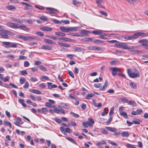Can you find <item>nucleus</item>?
<instances>
[{"label": "nucleus", "instance_id": "f257e3e1", "mask_svg": "<svg viewBox=\"0 0 148 148\" xmlns=\"http://www.w3.org/2000/svg\"><path fill=\"white\" fill-rule=\"evenodd\" d=\"M128 44L125 42H118V43L115 44L114 47H117L118 48H121L124 49H134L137 48V47L136 46H127Z\"/></svg>", "mask_w": 148, "mask_h": 148}, {"label": "nucleus", "instance_id": "f03ea898", "mask_svg": "<svg viewBox=\"0 0 148 148\" xmlns=\"http://www.w3.org/2000/svg\"><path fill=\"white\" fill-rule=\"evenodd\" d=\"M127 72L129 76L131 78H134L140 76L139 73L137 70H135V71L133 72L131 69H127Z\"/></svg>", "mask_w": 148, "mask_h": 148}, {"label": "nucleus", "instance_id": "7ed1b4c3", "mask_svg": "<svg viewBox=\"0 0 148 148\" xmlns=\"http://www.w3.org/2000/svg\"><path fill=\"white\" fill-rule=\"evenodd\" d=\"M95 2L98 7L105 9V7L104 5L105 3V0H95Z\"/></svg>", "mask_w": 148, "mask_h": 148}, {"label": "nucleus", "instance_id": "20e7f679", "mask_svg": "<svg viewBox=\"0 0 148 148\" xmlns=\"http://www.w3.org/2000/svg\"><path fill=\"white\" fill-rule=\"evenodd\" d=\"M88 121L86 122H83L82 123L83 125L85 127H88V126H91L92 123V119L91 118L88 119Z\"/></svg>", "mask_w": 148, "mask_h": 148}, {"label": "nucleus", "instance_id": "39448f33", "mask_svg": "<svg viewBox=\"0 0 148 148\" xmlns=\"http://www.w3.org/2000/svg\"><path fill=\"white\" fill-rule=\"evenodd\" d=\"M14 120L15 121V122L14 124L16 125L19 127L20 126L19 124L22 125L23 124V122L21 120V118L19 117H14Z\"/></svg>", "mask_w": 148, "mask_h": 148}, {"label": "nucleus", "instance_id": "423d86ee", "mask_svg": "<svg viewBox=\"0 0 148 148\" xmlns=\"http://www.w3.org/2000/svg\"><path fill=\"white\" fill-rule=\"evenodd\" d=\"M6 25L8 27L14 29H18V25L16 23L8 22L6 23Z\"/></svg>", "mask_w": 148, "mask_h": 148}, {"label": "nucleus", "instance_id": "0eeeda50", "mask_svg": "<svg viewBox=\"0 0 148 148\" xmlns=\"http://www.w3.org/2000/svg\"><path fill=\"white\" fill-rule=\"evenodd\" d=\"M138 42L142 43V45L144 47H147L148 46V40L147 39H142L139 40Z\"/></svg>", "mask_w": 148, "mask_h": 148}, {"label": "nucleus", "instance_id": "6e6552de", "mask_svg": "<svg viewBox=\"0 0 148 148\" xmlns=\"http://www.w3.org/2000/svg\"><path fill=\"white\" fill-rule=\"evenodd\" d=\"M109 69L112 71V75L114 76H116L117 74V72L119 71V69L116 67H110Z\"/></svg>", "mask_w": 148, "mask_h": 148}, {"label": "nucleus", "instance_id": "1a4fd4ad", "mask_svg": "<svg viewBox=\"0 0 148 148\" xmlns=\"http://www.w3.org/2000/svg\"><path fill=\"white\" fill-rule=\"evenodd\" d=\"M0 35L5 38H9L8 36L7 35L6 30H3L0 31Z\"/></svg>", "mask_w": 148, "mask_h": 148}, {"label": "nucleus", "instance_id": "9d476101", "mask_svg": "<svg viewBox=\"0 0 148 148\" xmlns=\"http://www.w3.org/2000/svg\"><path fill=\"white\" fill-rule=\"evenodd\" d=\"M138 38L139 36H141L144 37L148 36V33H145L142 32H136Z\"/></svg>", "mask_w": 148, "mask_h": 148}, {"label": "nucleus", "instance_id": "9b49d317", "mask_svg": "<svg viewBox=\"0 0 148 148\" xmlns=\"http://www.w3.org/2000/svg\"><path fill=\"white\" fill-rule=\"evenodd\" d=\"M18 28H19L20 29L25 31H28L29 30V28L27 27L26 25H20L19 26H18Z\"/></svg>", "mask_w": 148, "mask_h": 148}, {"label": "nucleus", "instance_id": "f8f14e48", "mask_svg": "<svg viewBox=\"0 0 148 148\" xmlns=\"http://www.w3.org/2000/svg\"><path fill=\"white\" fill-rule=\"evenodd\" d=\"M79 32L80 33V35H81L80 36V37L86 36L88 33L87 30L85 29L80 30Z\"/></svg>", "mask_w": 148, "mask_h": 148}, {"label": "nucleus", "instance_id": "ddd939ff", "mask_svg": "<svg viewBox=\"0 0 148 148\" xmlns=\"http://www.w3.org/2000/svg\"><path fill=\"white\" fill-rule=\"evenodd\" d=\"M46 9L48 10L49 13L51 14H55L56 13L55 11L56 10L55 9L48 7L46 8Z\"/></svg>", "mask_w": 148, "mask_h": 148}, {"label": "nucleus", "instance_id": "4468645a", "mask_svg": "<svg viewBox=\"0 0 148 148\" xmlns=\"http://www.w3.org/2000/svg\"><path fill=\"white\" fill-rule=\"evenodd\" d=\"M108 84V82L107 80H106L105 81L104 84L103 86V87L100 88L99 90L100 91H103L107 87Z\"/></svg>", "mask_w": 148, "mask_h": 148}, {"label": "nucleus", "instance_id": "2eb2a0df", "mask_svg": "<svg viewBox=\"0 0 148 148\" xmlns=\"http://www.w3.org/2000/svg\"><path fill=\"white\" fill-rule=\"evenodd\" d=\"M29 91L32 93L36 94L38 95H40L41 94V92L39 90L34 89H30Z\"/></svg>", "mask_w": 148, "mask_h": 148}, {"label": "nucleus", "instance_id": "dca6fc26", "mask_svg": "<svg viewBox=\"0 0 148 148\" xmlns=\"http://www.w3.org/2000/svg\"><path fill=\"white\" fill-rule=\"evenodd\" d=\"M40 29L44 31H51L52 30V28H51L47 26L41 27Z\"/></svg>", "mask_w": 148, "mask_h": 148}, {"label": "nucleus", "instance_id": "f3484780", "mask_svg": "<svg viewBox=\"0 0 148 148\" xmlns=\"http://www.w3.org/2000/svg\"><path fill=\"white\" fill-rule=\"evenodd\" d=\"M41 49L45 50H51L52 49V47L48 45H43L42 46Z\"/></svg>", "mask_w": 148, "mask_h": 148}, {"label": "nucleus", "instance_id": "a211bd4d", "mask_svg": "<svg viewBox=\"0 0 148 148\" xmlns=\"http://www.w3.org/2000/svg\"><path fill=\"white\" fill-rule=\"evenodd\" d=\"M60 104L61 105V106H58V107L59 108H60L61 107L66 109H68L69 108V107L68 106V105L65 104V103H60Z\"/></svg>", "mask_w": 148, "mask_h": 148}, {"label": "nucleus", "instance_id": "6ab92c4d", "mask_svg": "<svg viewBox=\"0 0 148 148\" xmlns=\"http://www.w3.org/2000/svg\"><path fill=\"white\" fill-rule=\"evenodd\" d=\"M60 29L62 32H69V27L61 26L60 27Z\"/></svg>", "mask_w": 148, "mask_h": 148}, {"label": "nucleus", "instance_id": "aec40b11", "mask_svg": "<svg viewBox=\"0 0 148 148\" xmlns=\"http://www.w3.org/2000/svg\"><path fill=\"white\" fill-rule=\"evenodd\" d=\"M108 109L107 108H105L104 109L103 112L101 114V115L102 116H103L106 115L108 113Z\"/></svg>", "mask_w": 148, "mask_h": 148}, {"label": "nucleus", "instance_id": "412c9836", "mask_svg": "<svg viewBox=\"0 0 148 148\" xmlns=\"http://www.w3.org/2000/svg\"><path fill=\"white\" fill-rule=\"evenodd\" d=\"M11 20L12 21L20 23H22L23 22L21 20L17 18H12Z\"/></svg>", "mask_w": 148, "mask_h": 148}, {"label": "nucleus", "instance_id": "4be33fe9", "mask_svg": "<svg viewBox=\"0 0 148 148\" xmlns=\"http://www.w3.org/2000/svg\"><path fill=\"white\" fill-rule=\"evenodd\" d=\"M106 128L107 130L112 132H115L116 131V129L114 127L112 128L110 127H106Z\"/></svg>", "mask_w": 148, "mask_h": 148}, {"label": "nucleus", "instance_id": "5701e85b", "mask_svg": "<svg viewBox=\"0 0 148 148\" xmlns=\"http://www.w3.org/2000/svg\"><path fill=\"white\" fill-rule=\"evenodd\" d=\"M44 41L45 42H47L49 44H55L56 43V42L54 41H53L51 40L47 39H44Z\"/></svg>", "mask_w": 148, "mask_h": 148}, {"label": "nucleus", "instance_id": "b1692460", "mask_svg": "<svg viewBox=\"0 0 148 148\" xmlns=\"http://www.w3.org/2000/svg\"><path fill=\"white\" fill-rule=\"evenodd\" d=\"M3 44L5 45V47L6 48L10 47V45H11V42H3Z\"/></svg>", "mask_w": 148, "mask_h": 148}, {"label": "nucleus", "instance_id": "393cba45", "mask_svg": "<svg viewBox=\"0 0 148 148\" xmlns=\"http://www.w3.org/2000/svg\"><path fill=\"white\" fill-rule=\"evenodd\" d=\"M130 135V133L128 132H124L121 133V136L123 137H127Z\"/></svg>", "mask_w": 148, "mask_h": 148}, {"label": "nucleus", "instance_id": "a878e982", "mask_svg": "<svg viewBox=\"0 0 148 148\" xmlns=\"http://www.w3.org/2000/svg\"><path fill=\"white\" fill-rule=\"evenodd\" d=\"M38 18L42 20L45 21H48V20L47 18L44 16H39Z\"/></svg>", "mask_w": 148, "mask_h": 148}, {"label": "nucleus", "instance_id": "bb28decb", "mask_svg": "<svg viewBox=\"0 0 148 148\" xmlns=\"http://www.w3.org/2000/svg\"><path fill=\"white\" fill-rule=\"evenodd\" d=\"M6 8L8 9L9 10L16 9V7L15 6L12 5H9L7 6L6 7Z\"/></svg>", "mask_w": 148, "mask_h": 148}, {"label": "nucleus", "instance_id": "cd10ccee", "mask_svg": "<svg viewBox=\"0 0 148 148\" xmlns=\"http://www.w3.org/2000/svg\"><path fill=\"white\" fill-rule=\"evenodd\" d=\"M58 43L61 46H63L66 47H70L71 45L68 44L64 43L62 42H58Z\"/></svg>", "mask_w": 148, "mask_h": 148}, {"label": "nucleus", "instance_id": "c85d7f7f", "mask_svg": "<svg viewBox=\"0 0 148 148\" xmlns=\"http://www.w3.org/2000/svg\"><path fill=\"white\" fill-rule=\"evenodd\" d=\"M35 21V19H29L26 20V22L29 24H32Z\"/></svg>", "mask_w": 148, "mask_h": 148}, {"label": "nucleus", "instance_id": "c756f323", "mask_svg": "<svg viewBox=\"0 0 148 148\" xmlns=\"http://www.w3.org/2000/svg\"><path fill=\"white\" fill-rule=\"evenodd\" d=\"M106 144V143L103 140H101L100 142H98L97 143V145L98 146H99L101 145H105Z\"/></svg>", "mask_w": 148, "mask_h": 148}, {"label": "nucleus", "instance_id": "7c9ffc66", "mask_svg": "<svg viewBox=\"0 0 148 148\" xmlns=\"http://www.w3.org/2000/svg\"><path fill=\"white\" fill-rule=\"evenodd\" d=\"M55 34L57 36H59L62 37H64L65 36V34L64 33L62 32H55Z\"/></svg>", "mask_w": 148, "mask_h": 148}, {"label": "nucleus", "instance_id": "2f4dec72", "mask_svg": "<svg viewBox=\"0 0 148 148\" xmlns=\"http://www.w3.org/2000/svg\"><path fill=\"white\" fill-rule=\"evenodd\" d=\"M130 86L134 89H136V88L137 86L134 83L131 82L130 84Z\"/></svg>", "mask_w": 148, "mask_h": 148}, {"label": "nucleus", "instance_id": "473e14b6", "mask_svg": "<svg viewBox=\"0 0 148 148\" xmlns=\"http://www.w3.org/2000/svg\"><path fill=\"white\" fill-rule=\"evenodd\" d=\"M131 40L136 39L138 38L136 33H135L133 35H131Z\"/></svg>", "mask_w": 148, "mask_h": 148}, {"label": "nucleus", "instance_id": "72a5a7b5", "mask_svg": "<svg viewBox=\"0 0 148 148\" xmlns=\"http://www.w3.org/2000/svg\"><path fill=\"white\" fill-rule=\"evenodd\" d=\"M102 34V32L100 30H93V34H94L99 35Z\"/></svg>", "mask_w": 148, "mask_h": 148}, {"label": "nucleus", "instance_id": "f704fd0d", "mask_svg": "<svg viewBox=\"0 0 148 148\" xmlns=\"http://www.w3.org/2000/svg\"><path fill=\"white\" fill-rule=\"evenodd\" d=\"M67 139L73 143L75 144L76 145H77V143L75 141L73 138H66Z\"/></svg>", "mask_w": 148, "mask_h": 148}, {"label": "nucleus", "instance_id": "c9c22d12", "mask_svg": "<svg viewBox=\"0 0 148 148\" xmlns=\"http://www.w3.org/2000/svg\"><path fill=\"white\" fill-rule=\"evenodd\" d=\"M93 105L95 107H100L102 106V104L101 103H99L97 104L94 100H93Z\"/></svg>", "mask_w": 148, "mask_h": 148}, {"label": "nucleus", "instance_id": "e433bc0d", "mask_svg": "<svg viewBox=\"0 0 148 148\" xmlns=\"http://www.w3.org/2000/svg\"><path fill=\"white\" fill-rule=\"evenodd\" d=\"M4 124L6 125H8L10 128H11L12 126V125L10 122H8V121H4Z\"/></svg>", "mask_w": 148, "mask_h": 148}, {"label": "nucleus", "instance_id": "4c0bfd02", "mask_svg": "<svg viewBox=\"0 0 148 148\" xmlns=\"http://www.w3.org/2000/svg\"><path fill=\"white\" fill-rule=\"evenodd\" d=\"M35 7L40 10H44L45 8V7H43L42 6H38L37 5H35Z\"/></svg>", "mask_w": 148, "mask_h": 148}, {"label": "nucleus", "instance_id": "58836bf2", "mask_svg": "<svg viewBox=\"0 0 148 148\" xmlns=\"http://www.w3.org/2000/svg\"><path fill=\"white\" fill-rule=\"evenodd\" d=\"M20 82L21 84H23L25 82V78L24 77H21L20 79Z\"/></svg>", "mask_w": 148, "mask_h": 148}, {"label": "nucleus", "instance_id": "ea45409f", "mask_svg": "<svg viewBox=\"0 0 148 148\" xmlns=\"http://www.w3.org/2000/svg\"><path fill=\"white\" fill-rule=\"evenodd\" d=\"M128 104L133 105L134 106H136V103L134 101L131 100L128 101Z\"/></svg>", "mask_w": 148, "mask_h": 148}, {"label": "nucleus", "instance_id": "a19ab883", "mask_svg": "<svg viewBox=\"0 0 148 148\" xmlns=\"http://www.w3.org/2000/svg\"><path fill=\"white\" fill-rule=\"evenodd\" d=\"M27 59V57L25 56H19V58H18L17 60H26Z\"/></svg>", "mask_w": 148, "mask_h": 148}, {"label": "nucleus", "instance_id": "79ce46f5", "mask_svg": "<svg viewBox=\"0 0 148 148\" xmlns=\"http://www.w3.org/2000/svg\"><path fill=\"white\" fill-rule=\"evenodd\" d=\"M51 20L53 22L56 24H60L61 23L60 22V21H58L56 19L54 18H51Z\"/></svg>", "mask_w": 148, "mask_h": 148}, {"label": "nucleus", "instance_id": "37998d69", "mask_svg": "<svg viewBox=\"0 0 148 148\" xmlns=\"http://www.w3.org/2000/svg\"><path fill=\"white\" fill-rule=\"evenodd\" d=\"M120 114L125 117V118H127L128 117L127 116V114L125 112H122L120 113Z\"/></svg>", "mask_w": 148, "mask_h": 148}, {"label": "nucleus", "instance_id": "c03bdc74", "mask_svg": "<svg viewBox=\"0 0 148 148\" xmlns=\"http://www.w3.org/2000/svg\"><path fill=\"white\" fill-rule=\"evenodd\" d=\"M102 49V48L100 47L94 46L93 47V50L99 51Z\"/></svg>", "mask_w": 148, "mask_h": 148}, {"label": "nucleus", "instance_id": "a18cd8bd", "mask_svg": "<svg viewBox=\"0 0 148 148\" xmlns=\"http://www.w3.org/2000/svg\"><path fill=\"white\" fill-rule=\"evenodd\" d=\"M73 3L74 5H75L81 4L82 3L80 2L77 1L76 0H73Z\"/></svg>", "mask_w": 148, "mask_h": 148}, {"label": "nucleus", "instance_id": "49530a36", "mask_svg": "<svg viewBox=\"0 0 148 148\" xmlns=\"http://www.w3.org/2000/svg\"><path fill=\"white\" fill-rule=\"evenodd\" d=\"M38 68L41 70L44 71H47V69L45 67L42 65H40L39 66Z\"/></svg>", "mask_w": 148, "mask_h": 148}, {"label": "nucleus", "instance_id": "de8ad7c7", "mask_svg": "<svg viewBox=\"0 0 148 148\" xmlns=\"http://www.w3.org/2000/svg\"><path fill=\"white\" fill-rule=\"evenodd\" d=\"M84 41H92V39L89 37H86L83 39Z\"/></svg>", "mask_w": 148, "mask_h": 148}, {"label": "nucleus", "instance_id": "09e8293b", "mask_svg": "<svg viewBox=\"0 0 148 148\" xmlns=\"http://www.w3.org/2000/svg\"><path fill=\"white\" fill-rule=\"evenodd\" d=\"M42 113L46 114L45 113L48 111V110L46 108H42Z\"/></svg>", "mask_w": 148, "mask_h": 148}, {"label": "nucleus", "instance_id": "8fccbe9b", "mask_svg": "<svg viewBox=\"0 0 148 148\" xmlns=\"http://www.w3.org/2000/svg\"><path fill=\"white\" fill-rule=\"evenodd\" d=\"M74 49L76 51H81L82 50V49L80 47H75L74 48Z\"/></svg>", "mask_w": 148, "mask_h": 148}, {"label": "nucleus", "instance_id": "3c124183", "mask_svg": "<svg viewBox=\"0 0 148 148\" xmlns=\"http://www.w3.org/2000/svg\"><path fill=\"white\" fill-rule=\"evenodd\" d=\"M139 121H140V120H134L133 121V124H135L137 125H139L140 124Z\"/></svg>", "mask_w": 148, "mask_h": 148}, {"label": "nucleus", "instance_id": "603ef678", "mask_svg": "<svg viewBox=\"0 0 148 148\" xmlns=\"http://www.w3.org/2000/svg\"><path fill=\"white\" fill-rule=\"evenodd\" d=\"M99 12L101 15H104L106 16H108L107 13L103 11H99Z\"/></svg>", "mask_w": 148, "mask_h": 148}, {"label": "nucleus", "instance_id": "864d4df0", "mask_svg": "<svg viewBox=\"0 0 148 148\" xmlns=\"http://www.w3.org/2000/svg\"><path fill=\"white\" fill-rule=\"evenodd\" d=\"M101 132L104 134H108L107 130L104 129H101Z\"/></svg>", "mask_w": 148, "mask_h": 148}, {"label": "nucleus", "instance_id": "5fc2aeb1", "mask_svg": "<svg viewBox=\"0 0 148 148\" xmlns=\"http://www.w3.org/2000/svg\"><path fill=\"white\" fill-rule=\"evenodd\" d=\"M69 35L73 36H77L79 37L81 35H80V34H79L77 33H71L69 34Z\"/></svg>", "mask_w": 148, "mask_h": 148}, {"label": "nucleus", "instance_id": "6e6d98bb", "mask_svg": "<svg viewBox=\"0 0 148 148\" xmlns=\"http://www.w3.org/2000/svg\"><path fill=\"white\" fill-rule=\"evenodd\" d=\"M29 86V83L27 82L26 81L25 82V84L24 86H23V87L24 88H27Z\"/></svg>", "mask_w": 148, "mask_h": 148}, {"label": "nucleus", "instance_id": "4d7b16f0", "mask_svg": "<svg viewBox=\"0 0 148 148\" xmlns=\"http://www.w3.org/2000/svg\"><path fill=\"white\" fill-rule=\"evenodd\" d=\"M70 114H72L73 116L74 117L76 118H77L79 117V116L78 114H76L73 112H70Z\"/></svg>", "mask_w": 148, "mask_h": 148}, {"label": "nucleus", "instance_id": "13d9d810", "mask_svg": "<svg viewBox=\"0 0 148 148\" xmlns=\"http://www.w3.org/2000/svg\"><path fill=\"white\" fill-rule=\"evenodd\" d=\"M68 73L72 77L74 78V75L73 72L70 71H68Z\"/></svg>", "mask_w": 148, "mask_h": 148}, {"label": "nucleus", "instance_id": "bf43d9fd", "mask_svg": "<svg viewBox=\"0 0 148 148\" xmlns=\"http://www.w3.org/2000/svg\"><path fill=\"white\" fill-rule=\"evenodd\" d=\"M45 106L47 107H49L50 108H51L52 107V105L49 102H47L45 103Z\"/></svg>", "mask_w": 148, "mask_h": 148}, {"label": "nucleus", "instance_id": "052dcab7", "mask_svg": "<svg viewBox=\"0 0 148 148\" xmlns=\"http://www.w3.org/2000/svg\"><path fill=\"white\" fill-rule=\"evenodd\" d=\"M21 74L22 75H24L27 74V73L25 70H23L20 71Z\"/></svg>", "mask_w": 148, "mask_h": 148}, {"label": "nucleus", "instance_id": "680f3d73", "mask_svg": "<svg viewBox=\"0 0 148 148\" xmlns=\"http://www.w3.org/2000/svg\"><path fill=\"white\" fill-rule=\"evenodd\" d=\"M112 119V117H110L109 118V119H108V121H106V125H109L110 123V122L111 121Z\"/></svg>", "mask_w": 148, "mask_h": 148}, {"label": "nucleus", "instance_id": "e2e57ef3", "mask_svg": "<svg viewBox=\"0 0 148 148\" xmlns=\"http://www.w3.org/2000/svg\"><path fill=\"white\" fill-rule=\"evenodd\" d=\"M59 40H62L66 41H68L69 38H58Z\"/></svg>", "mask_w": 148, "mask_h": 148}, {"label": "nucleus", "instance_id": "0e129e2a", "mask_svg": "<svg viewBox=\"0 0 148 148\" xmlns=\"http://www.w3.org/2000/svg\"><path fill=\"white\" fill-rule=\"evenodd\" d=\"M94 86L96 88H100L101 87V83H95L94 84Z\"/></svg>", "mask_w": 148, "mask_h": 148}, {"label": "nucleus", "instance_id": "69168bd1", "mask_svg": "<svg viewBox=\"0 0 148 148\" xmlns=\"http://www.w3.org/2000/svg\"><path fill=\"white\" fill-rule=\"evenodd\" d=\"M36 34L38 35L39 36H44L43 34L41 32H36Z\"/></svg>", "mask_w": 148, "mask_h": 148}, {"label": "nucleus", "instance_id": "338daca9", "mask_svg": "<svg viewBox=\"0 0 148 148\" xmlns=\"http://www.w3.org/2000/svg\"><path fill=\"white\" fill-rule=\"evenodd\" d=\"M41 64V62L39 61H36L34 63V65H35L38 66Z\"/></svg>", "mask_w": 148, "mask_h": 148}, {"label": "nucleus", "instance_id": "774afa93", "mask_svg": "<svg viewBox=\"0 0 148 148\" xmlns=\"http://www.w3.org/2000/svg\"><path fill=\"white\" fill-rule=\"evenodd\" d=\"M29 65V63L27 61H25L24 62V66L25 67H28Z\"/></svg>", "mask_w": 148, "mask_h": 148}]
</instances>
